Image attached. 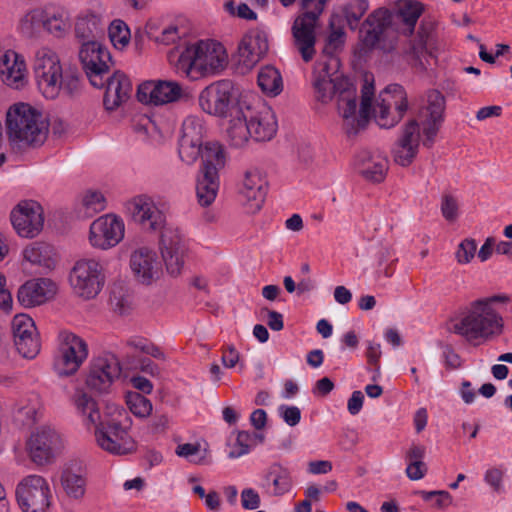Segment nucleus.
I'll return each instance as SVG.
<instances>
[{"label":"nucleus","instance_id":"nucleus-28","mask_svg":"<svg viewBox=\"0 0 512 512\" xmlns=\"http://www.w3.org/2000/svg\"><path fill=\"white\" fill-rule=\"evenodd\" d=\"M57 293V285L49 278H35L26 281L18 290V301L30 308L51 300Z\"/></svg>","mask_w":512,"mask_h":512},{"label":"nucleus","instance_id":"nucleus-37","mask_svg":"<svg viewBox=\"0 0 512 512\" xmlns=\"http://www.w3.org/2000/svg\"><path fill=\"white\" fill-rule=\"evenodd\" d=\"M60 483L65 494L74 500H80L86 492V478L80 468L66 466L60 476Z\"/></svg>","mask_w":512,"mask_h":512},{"label":"nucleus","instance_id":"nucleus-14","mask_svg":"<svg viewBox=\"0 0 512 512\" xmlns=\"http://www.w3.org/2000/svg\"><path fill=\"white\" fill-rule=\"evenodd\" d=\"M104 282L103 267L96 258L77 260L69 273L73 293L84 300L95 298L101 292Z\"/></svg>","mask_w":512,"mask_h":512},{"label":"nucleus","instance_id":"nucleus-17","mask_svg":"<svg viewBox=\"0 0 512 512\" xmlns=\"http://www.w3.org/2000/svg\"><path fill=\"white\" fill-rule=\"evenodd\" d=\"M125 236L123 219L113 213H107L94 219L89 226L87 240L89 245L100 251L116 247Z\"/></svg>","mask_w":512,"mask_h":512},{"label":"nucleus","instance_id":"nucleus-63","mask_svg":"<svg viewBox=\"0 0 512 512\" xmlns=\"http://www.w3.org/2000/svg\"><path fill=\"white\" fill-rule=\"evenodd\" d=\"M266 421L267 414L263 409H257L253 411L250 415V422L252 426L257 430L263 429L266 425Z\"/></svg>","mask_w":512,"mask_h":512},{"label":"nucleus","instance_id":"nucleus-27","mask_svg":"<svg viewBox=\"0 0 512 512\" xmlns=\"http://www.w3.org/2000/svg\"><path fill=\"white\" fill-rule=\"evenodd\" d=\"M0 81L13 89L28 84V69L23 55L15 50H0Z\"/></svg>","mask_w":512,"mask_h":512},{"label":"nucleus","instance_id":"nucleus-18","mask_svg":"<svg viewBox=\"0 0 512 512\" xmlns=\"http://www.w3.org/2000/svg\"><path fill=\"white\" fill-rule=\"evenodd\" d=\"M121 373L122 366L118 357L112 353H103L91 360L86 385L95 393H109Z\"/></svg>","mask_w":512,"mask_h":512},{"label":"nucleus","instance_id":"nucleus-57","mask_svg":"<svg viewBox=\"0 0 512 512\" xmlns=\"http://www.w3.org/2000/svg\"><path fill=\"white\" fill-rule=\"evenodd\" d=\"M484 481L496 492L502 491L503 473L497 468H490L485 472Z\"/></svg>","mask_w":512,"mask_h":512},{"label":"nucleus","instance_id":"nucleus-11","mask_svg":"<svg viewBox=\"0 0 512 512\" xmlns=\"http://www.w3.org/2000/svg\"><path fill=\"white\" fill-rule=\"evenodd\" d=\"M248 96L240 93L238 87L230 80L215 81L201 90L198 96L200 109L215 117L236 118V109Z\"/></svg>","mask_w":512,"mask_h":512},{"label":"nucleus","instance_id":"nucleus-7","mask_svg":"<svg viewBox=\"0 0 512 512\" xmlns=\"http://www.w3.org/2000/svg\"><path fill=\"white\" fill-rule=\"evenodd\" d=\"M236 109V118L229 120L227 135L232 145L240 147L249 138L256 141L271 140L278 129L276 115L264 103L253 104L249 98L243 100Z\"/></svg>","mask_w":512,"mask_h":512},{"label":"nucleus","instance_id":"nucleus-34","mask_svg":"<svg viewBox=\"0 0 512 512\" xmlns=\"http://www.w3.org/2000/svg\"><path fill=\"white\" fill-rule=\"evenodd\" d=\"M131 91L132 84L130 79L120 71L115 72L107 79L104 95L105 108L111 111L115 110L129 99Z\"/></svg>","mask_w":512,"mask_h":512},{"label":"nucleus","instance_id":"nucleus-33","mask_svg":"<svg viewBox=\"0 0 512 512\" xmlns=\"http://www.w3.org/2000/svg\"><path fill=\"white\" fill-rule=\"evenodd\" d=\"M106 193L97 187L83 189L76 197L74 211L79 217L91 218L107 208Z\"/></svg>","mask_w":512,"mask_h":512},{"label":"nucleus","instance_id":"nucleus-58","mask_svg":"<svg viewBox=\"0 0 512 512\" xmlns=\"http://www.w3.org/2000/svg\"><path fill=\"white\" fill-rule=\"evenodd\" d=\"M332 463L328 460L310 461L307 466V472L312 475L327 474L332 471Z\"/></svg>","mask_w":512,"mask_h":512},{"label":"nucleus","instance_id":"nucleus-35","mask_svg":"<svg viewBox=\"0 0 512 512\" xmlns=\"http://www.w3.org/2000/svg\"><path fill=\"white\" fill-rule=\"evenodd\" d=\"M201 166L198 172L219 175L225 167L227 156L224 148L217 142H206L199 155Z\"/></svg>","mask_w":512,"mask_h":512},{"label":"nucleus","instance_id":"nucleus-40","mask_svg":"<svg viewBox=\"0 0 512 512\" xmlns=\"http://www.w3.org/2000/svg\"><path fill=\"white\" fill-rule=\"evenodd\" d=\"M146 34L150 40L158 45L168 46L176 43L181 35L179 28L174 24L162 25L157 20H150L146 25Z\"/></svg>","mask_w":512,"mask_h":512},{"label":"nucleus","instance_id":"nucleus-3","mask_svg":"<svg viewBox=\"0 0 512 512\" xmlns=\"http://www.w3.org/2000/svg\"><path fill=\"white\" fill-rule=\"evenodd\" d=\"M125 213L143 229L157 231L163 229L160 237V250L169 274L177 276L184 266L187 251V238L177 226L166 225V216L155 200L146 195H136L124 203Z\"/></svg>","mask_w":512,"mask_h":512},{"label":"nucleus","instance_id":"nucleus-30","mask_svg":"<svg viewBox=\"0 0 512 512\" xmlns=\"http://www.w3.org/2000/svg\"><path fill=\"white\" fill-rule=\"evenodd\" d=\"M354 168L367 181L381 182L388 170V160L379 152L362 151L355 158Z\"/></svg>","mask_w":512,"mask_h":512},{"label":"nucleus","instance_id":"nucleus-4","mask_svg":"<svg viewBox=\"0 0 512 512\" xmlns=\"http://www.w3.org/2000/svg\"><path fill=\"white\" fill-rule=\"evenodd\" d=\"M446 100L435 89L429 90L418 113L402 129L394 149L393 157L401 166H408L418 153L420 140L426 147H431L444 121Z\"/></svg>","mask_w":512,"mask_h":512},{"label":"nucleus","instance_id":"nucleus-53","mask_svg":"<svg viewBox=\"0 0 512 512\" xmlns=\"http://www.w3.org/2000/svg\"><path fill=\"white\" fill-rule=\"evenodd\" d=\"M277 413L291 427L298 425L301 420V411L297 406L282 404L277 408Z\"/></svg>","mask_w":512,"mask_h":512},{"label":"nucleus","instance_id":"nucleus-29","mask_svg":"<svg viewBox=\"0 0 512 512\" xmlns=\"http://www.w3.org/2000/svg\"><path fill=\"white\" fill-rule=\"evenodd\" d=\"M267 180L258 170H249L244 174L240 195L249 212L261 209L267 194Z\"/></svg>","mask_w":512,"mask_h":512},{"label":"nucleus","instance_id":"nucleus-45","mask_svg":"<svg viewBox=\"0 0 512 512\" xmlns=\"http://www.w3.org/2000/svg\"><path fill=\"white\" fill-rule=\"evenodd\" d=\"M108 35L116 49H124L130 42L131 34L127 24L119 19L111 22L108 27Z\"/></svg>","mask_w":512,"mask_h":512},{"label":"nucleus","instance_id":"nucleus-36","mask_svg":"<svg viewBox=\"0 0 512 512\" xmlns=\"http://www.w3.org/2000/svg\"><path fill=\"white\" fill-rule=\"evenodd\" d=\"M72 403L86 427L97 425L101 416L97 402L92 396L79 389L74 393Z\"/></svg>","mask_w":512,"mask_h":512},{"label":"nucleus","instance_id":"nucleus-31","mask_svg":"<svg viewBox=\"0 0 512 512\" xmlns=\"http://www.w3.org/2000/svg\"><path fill=\"white\" fill-rule=\"evenodd\" d=\"M105 9L101 4L95 8L81 11L75 20V35L83 40H95L94 38L104 29Z\"/></svg>","mask_w":512,"mask_h":512},{"label":"nucleus","instance_id":"nucleus-56","mask_svg":"<svg viewBox=\"0 0 512 512\" xmlns=\"http://www.w3.org/2000/svg\"><path fill=\"white\" fill-rule=\"evenodd\" d=\"M225 9L232 15H237L239 18L247 19V20H255L257 15L254 11H252L249 6L245 3H241L235 9L233 2L231 0L227 1L225 4Z\"/></svg>","mask_w":512,"mask_h":512},{"label":"nucleus","instance_id":"nucleus-41","mask_svg":"<svg viewBox=\"0 0 512 512\" xmlns=\"http://www.w3.org/2000/svg\"><path fill=\"white\" fill-rule=\"evenodd\" d=\"M411 65L420 72L431 69L436 59L431 51L428 50L426 42L422 35L415 39L409 51L407 52Z\"/></svg>","mask_w":512,"mask_h":512},{"label":"nucleus","instance_id":"nucleus-46","mask_svg":"<svg viewBox=\"0 0 512 512\" xmlns=\"http://www.w3.org/2000/svg\"><path fill=\"white\" fill-rule=\"evenodd\" d=\"M126 404L130 412L138 418H147L153 409L150 400L137 392H127Z\"/></svg>","mask_w":512,"mask_h":512},{"label":"nucleus","instance_id":"nucleus-42","mask_svg":"<svg viewBox=\"0 0 512 512\" xmlns=\"http://www.w3.org/2000/svg\"><path fill=\"white\" fill-rule=\"evenodd\" d=\"M258 85L269 95L276 96L283 89L280 72L273 66H265L258 73Z\"/></svg>","mask_w":512,"mask_h":512},{"label":"nucleus","instance_id":"nucleus-38","mask_svg":"<svg viewBox=\"0 0 512 512\" xmlns=\"http://www.w3.org/2000/svg\"><path fill=\"white\" fill-rule=\"evenodd\" d=\"M264 440L262 433L238 431L235 439L229 443L228 458L237 459L247 455Z\"/></svg>","mask_w":512,"mask_h":512},{"label":"nucleus","instance_id":"nucleus-51","mask_svg":"<svg viewBox=\"0 0 512 512\" xmlns=\"http://www.w3.org/2000/svg\"><path fill=\"white\" fill-rule=\"evenodd\" d=\"M418 494L424 501L432 502V505L439 509H444L452 504V496L444 490L419 491Z\"/></svg>","mask_w":512,"mask_h":512},{"label":"nucleus","instance_id":"nucleus-32","mask_svg":"<svg viewBox=\"0 0 512 512\" xmlns=\"http://www.w3.org/2000/svg\"><path fill=\"white\" fill-rule=\"evenodd\" d=\"M293 486L290 471L279 463L271 464L264 472L260 487L269 496H283Z\"/></svg>","mask_w":512,"mask_h":512},{"label":"nucleus","instance_id":"nucleus-59","mask_svg":"<svg viewBox=\"0 0 512 512\" xmlns=\"http://www.w3.org/2000/svg\"><path fill=\"white\" fill-rule=\"evenodd\" d=\"M427 472V466L424 462H410L406 468L407 477L411 480L422 479Z\"/></svg>","mask_w":512,"mask_h":512},{"label":"nucleus","instance_id":"nucleus-48","mask_svg":"<svg viewBox=\"0 0 512 512\" xmlns=\"http://www.w3.org/2000/svg\"><path fill=\"white\" fill-rule=\"evenodd\" d=\"M12 333L14 342L36 333V327L33 319L27 314H17L12 320Z\"/></svg>","mask_w":512,"mask_h":512},{"label":"nucleus","instance_id":"nucleus-64","mask_svg":"<svg viewBox=\"0 0 512 512\" xmlns=\"http://www.w3.org/2000/svg\"><path fill=\"white\" fill-rule=\"evenodd\" d=\"M239 358V353L233 347H229L223 352L222 363L226 368H233L238 363Z\"/></svg>","mask_w":512,"mask_h":512},{"label":"nucleus","instance_id":"nucleus-15","mask_svg":"<svg viewBox=\"0 0 512 512\" xmlns=\"http://www.w3.org/2000/svg\"><path fill=\"white\" fill-rule=\"evenodd\" d=\"M31 460L37 465L51 464L64 448L61 433L51 425H41L32 431L26 443Z\"/></svg>","mask_w":512,"mask_h":512},{"label":"nucleus","instance_id":"nucleus-9","mask_svg":"<svg viewBox=\"0 0 512 512\" xmlns=\"http://www.w3.org/2000/svg\"><path fill=\"white\" fill-rule=\"evenodd\" d=\"M6 127L12 142L40 146L47 138L49 123L40 110L28 103L19 102L8 109Z\"/></svg>","mask_w":512,"mask_h":512},{"label":"nucleus","instance_id":"nucleus-49","mask_svg":"<svg viewBox=\"0 0 512 512\" xmlns=\"http://www.w3.org/2000/svg\"><path fill=\"white\" fill-rule=\"evenodd\" d=\"M109 303L111 309L119 315H125L131 310V298L121 288L111 291Z\"/></svg>","mask_w":512,"mask_h":512},{"label":"nucleus","instance_id":"nucleus-1","mask_svg":"<svg viewBox=\"0 0 512 512\" xmlns=\"http://www.w3.org/2000/svg\"><path fill=\"white\" fill-rule=\"evenodd\" d=\"M345 40L341 16L334 13L330 20V34L313 74L315 100L322 104L335 101L343 127L350 135L365 128L371 118L381 128L394 127L408 110L404 88L398 84L389 85L374 99V86L366 78L359 104L356 86L339 71L340 61L335 56L343 48Z\"/></svg>","mask_w":512,"mask_h":512},{"label":"nucleus","instance_id":"nucleus-44","mask_svg":"<svg viewBox=\"0 0 512 512\" xmlns=\"http://www.w3.org/2000/svg\"><path fill=\"white\" fill-rule=\"evenodd\" d=\"M368 8L369 3L367 0H355L354 3L344 6L341 13H338L341 16V24L344 18L352 30L356 29L359 20Z\"/></svg>","mask_w":512,"mask_h":512},{"label":"nucleus","instance_id":"nucleus-47","mask_svg":"<svg viewBox=\"0 0 512 512\" xmlns=\"http://www.w3.org/2000/svg\"><path fill=\"white\" fill-rule=\"evenodd\" d=\"M177 456L187 459L188 461L202 465L207 463L206 450L201 449L199 443H183L179 444L175 450Z\"/></svg>","mask_w":512,"mask_h":512},{"label":"nucleus","instance_id":"nucleus-19","mask_svg":"<svg viewBox=\"0 0 512 512\" xmlns=\"http://www.w3.org/2000/svg\"><path fill=\"white\" fill-rule=\"evenodd\" d=\"M79 59L90 83L97 88L104 87L111 65L108 49L96 40L85 41L79 50Z\"/></svg>","mask_w":512,"mask_h":512},{"label":"nucleus","instance_id":"nucleus-6","mask_svg":"<svg viewBox=\"0 0 512 512\" xmlns=\"http://www.w3.org/2000/svg\"><path fill=\"white\" fill-rule=\"evenodd\" d=\"M229 56L220 42L212 39L190 43L180 52L174 64L181 76L191 80L215 77L228 66Z\"/></svg>","mask_w":512,"mask_h":512},{"label":"nucleus","instance_id":"nucleus-55","mask_svg":"<svg viewBox=\"0 0 512 512\" xmlns=\"http://www.w3.org/2000/svg\"><path fill=\"white\" fill-rule=\"evenodd\" d=\"M241 505L246 510H255L260 506V496L253 488H245L241 492Z\"/></svg>","mask_w":512,"mask_h":512},{"label":"nucleus","instance_id":"nucleus-60","mask_svg":"<svg viewBox=\"0 0 512 512\" xmlns=\"http://www.w3.org/2000/svg\"><path fill=\"white\" fill-rule=\"evenodd\" d=\"M364 395L361 391H354L348 399L347 409L351 415H357L363 406Z\"/></svg>","mask_w":512,"mask_h":512},{"label":"nucleus","instance_id":"nucleus-26","mask_svg":"<svg viewBox=\"0 0 512 512\" xmlns=\"http://www.w3.org/2000/svg\"><path fill=\"white\" fill-rule=\"evenodd\" d=\"M183 94V88L178 82L165 80L145 81L137 90V98L141 103L154 105L177 102Z\"/></svg>","mask_w":512,"mask_h":512},{"label":"nucleus","instance_id":"nucleus-12","mask_svg":"<svg viewBox=\"0 0 512 512\" xmlns=\"http://www.w3.org/2000/svg\"><path fill=\"white\" fill-rule=\"evenodd\" d=\"M302 4L306 12L295 19L292 34L295 47L302 59L309 62L315 55V29L318 17L324 9L325 0H302Z\"/></svg>","mask_w":512,"mask_h":512},{"label":"nucleus","instance_id":"nucleus-10","mask_svg":"<svg viewBox=\"0 0 512 512\" xmlns=\"http://www.w3.org/2000/svg\"><path fill=\"white\" fill-rule=\"evenodd\" d=\"M21 33L34 37L41 31L61 39L71 29V16L67 8L57 3H46L27 11L19 22Z\"/></svg>","mask_w":512,"mask_h":512},{"label":"nucleus","instance_id":"nucleus-2","mask_svg":"<svg viewBox=\"0 0 512 512\" xmlns=\"http://www.w3.org/2000/svg\"><path fill=\"white\" fill-rule=\"evenodd\" d=\"M423 11V4L417 0H397L391 11L386 8L373 11L360 29L362 48L393 52L398 45V33L411 35Z\"/></svg>","mask_w":512,"mask_h":512},{"label":"nucleus","instance_id":"nucleus-24","mask_svg":"<svg viewBox=\"0 0 512 512\" xmlns=\"http://www.w3.org/2000/svg\"><path fill=\"white\" fill-rule=\"evenodd\" d=\"M57 265L53 247L44 242H31L21 251L20 267L27 274H42L52 271Z\"/></svg>","mask_w":512,"mask_h":512},{"label":"nucleus","instance_id":"nucleus-54","mask_svg":"<svg viewBox=\"0 0 512 512\" xmlns=\"http://www.w3.org/2000/svg\"><path fill=\"white\" fill-rule=\"evenodd\" d=\"M441 212L443 217L448 221H454L458 217V202L450 196L445 195L442 198Z\"/></svg>","mask_w":512,"mask_h":512},{"label":"nucleus","instance_id":"nucleus-13","mask_svg":"<svg viewBox=\"0 0 512 512\" xmlns=\"http://www.w3.org/2000/svg\"><path fill=\"white\" fill-rule=\"evenodd\" d=\"M15 495L22 512H49L53 504L52 488L48 480L38 474L22 478Z\"/></svg>","mask_w":512,"mask_h":512},{"label":"nucleus","instance_id":"nucleus-16","mask_svg":"<svg viewBox=\"0 0 512 512\" xmlns=\"http://www.w3.org/2000/svg\"><path fill=\"white\" fill-rule=\"evenodd\" d=\"M95 426V441L99 448L112 455H127L135 451L136 444L129 434L128 427L120 420L110 419L98 422Z\"/></svg>","mask_w":512,"mask_h":512},{"label":"nucleus","instance_id":"nucleus-8","mask_svg":"<svg viewBox=\"0 0 512 512\" xmlns=\"http://www.w3.org/2000/svg\"><path fill=\"white\" fill-rule=\"evenodd\" d=\"M33 71L39 92L46 99H56L61 91L71 94L77 89L78 79L64 74L58 53L48 46L38 48L34 55Z\"/></svg>","mask_w":512,"mask_h":512},{"label":"nucleus","instance_id":"nucleus-50","mask_svg":"<svg viewBox=\"0 0 512 512\" xmlns=\"http://www.w3.org/2000/svg\"><path fill=\"white\" fill-rule=\"evenodd\" d=\"M18 352L28 359H33L40 351V342L37 333L23 337L14 342Z\"/></svg>","mask_w":512,"mask_h":512},{"label":"nucleus","instance_id":"nucleus-43","mask_svg":"<svg viewBox=\"0 0 512 512\" xmlns=\"http://www.w3.org/2000/svg\"><path fill=\"white\" fill-rule=\"evenodd\" d=\"M40 402L37 396L21 399L15 404L14 413L18 420L30 424L37 420Z\"/></svg>","mask_w":512,"mask_h":512},{"label":"nucleus","instance_id":"nucleus-5","mask_svg":"<svg viewBox=\"0 0 512 512\" xmlns=\"http://www.w3.org/2000/svg\"><path fill=\"white\" fill-rule=\"evenodd\" d=\"M511 297L497 294L470 302L460 316L452 321L451 331L467 340L491 338L503 332L504 320L497 311V304H507Z\"/></svg>","mask_w":512,"mask_h":512},{"label":"nucleus","instance_id":"nucleus-39","mask_svg":"<svg viewBox=\"0 0 512 512\" xmlns=\"http://www.w3.org/2000/svg\"><path fill=\"white\" fill-rule=\"evenodd\" d=\"M219 187V175L198 172L196 177V195L200 205H211L217 197Z\"/></svg>","mask_w":512,"mask_h":512},{"label":"nucleus","instance_id":"nucleus-25","mask_svg":"<svg viewBox=\"0 0 512 512\" xmlns=\"http://www.w3.org/2000/svg\"><path fill=\"white\" fill-rule=\"evenodd\" d=\"M163 261V256L160 258L154 248L141 246L131 252L129 265L139 282L150 284L160 278Z\"/></svg>","mask_w":512,"mask_h":512},{"label":"nucleus","instance_id":"nucleus-20","mask_svg":"<svg viewBox=\"0 0 512 512\" xmlns=\"http://www.w3.org/2000/svg\"><path fill=\"white\" fill-rule=\"evenodd\" d=\"M59 352L54 369L59 376H70L78 371L88 356L86 342L71 332H62L59 336Z\"/></svg>","mask_w":512,"mask_h":512},{"label":"nucleus","instance_id":"nucleus-52","mask_svg":"<svg viewBox=\"0 0 512 512\" xmlns=\"http://www.w3.org/2000/svg\"><path fill=\"white\" fill-rule=\"evenodd\" d=\"M477 250V243L474 239L463 240L455 253L456 260L459 264H468L474 258Z\"/></svg>","mask_w":512,"mask_h":512},{"label":"nucleus","instance_id":"nucleus-21","mask_svg":"<svg viewBox=\"0 0 512 512\" xmlns=\"http://www.w3.org/2000/svg\"><path fill=\"white\" fill-rule=\"evenodd\" d=\"M10 223L15 233L24 239L37 237L44 228V210L33 200H22L10 211Z\"/></svg>","mask_w":512,"mask_h":512},{"label":"nucleus","instance_id":"nucleus-23","mask_svg":"<svg viewBox=\"0 0 512 512\" xmlns=\"http://www.w3.org/2000/svg\"><path fill=\"white\" fill-rule=\"evenodd\" d=\"M268 51V38L264 31L251 30L238 45L236 56L237 70L245 74L252 70Z\"/></svg>","mask_w":512,"mask_h":512},{"label":"nucleus","instance_id":"nucleus-22","mask_svg":"<svg viewBox=\"0 0 512 512\" xmlns=\"http://www.w3.org/2000/svg\"><path fill=\"white\" fill-rule=\"evenodd\" d=\"M206 133L204 120L196 115L187 116L182 124L178 154L182 162L193 165L198 159Z\"/></svg>","mask_w":512,"mask_h":512},{"label":"nucleus","instance_id":"nucleus-61","mask_svg":"<svg viewBox=\"0 0 512 512\" xmlns=\"http://www.w3.org/2000/svg\"><path fill=\"white\" fill-rule=\"evenodd\" d=\"M12 307V296L6 288V278L0 273V309L9 310Z\"/></svg>","mask_w":512,"mask_h":512},{"label":"nucleus","instance_id":"nucleus-62","mask_svg":"<svg viewBox=\"0 0 512 512\" xmlns=\"http://www.w3.org/2000/svg\"><path fill=\"white\" fill-rule=\"evenodd\" d=\"M130 381H131L132 386L135 389H137L143 393L150 394L153 390V384L145 377L134 376L131 378Z\"/></svg>","mask_w":512,"mask_h":512}]
</instances>
